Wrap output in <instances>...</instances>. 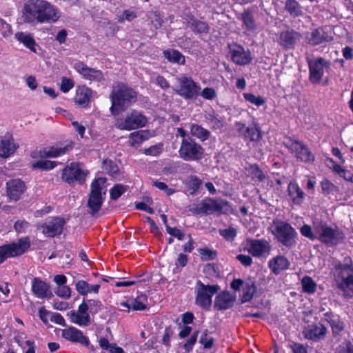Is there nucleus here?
Instances as JSON below:
<instances>
[{
    "label": "nucleus",
    "instance_id": "6ab92c4d",
    "mask_svg": "<svg viewBox=\"0 0 353 353\" xmlns=\"http://www.w3.org/2000/svg\"><path fill=\"white\" fill-rule=\"evenodd\" d=\"M73 68L87 80L97 82L103 80V74L101 70L90 68L81 61L74 63Z\"/></svg>",
    "mask_w": 353,
    "mask_h": 353
},
{
    "label": "nucleus",
    "instance_id": "0e129e2a",
    "mask_svg": "<svg viewBox=\"0 0 353 353\" xmlns=\"http://www.w3.org/2000/svg\"><path fill=\"white\" fill-rule=\"evenodd\" d=\"M300 232L303 236H305L310 240H314L315 239V235H314V232H312L311 226L309 225L304 224L300 228Z\"/></svg>",
    "mask_w": 353,
    "mask_h": 353
},
{
    "label": "nucleus",
    "instance_id": "a18cd8bd",
    "mask_svg": "<svg viewBox=\"0 0 353 353\" xmlns=\"http://www.w3.org/2000/svg\"><path fill=\"white\" fill-rule=\"evenodd\" d=\"M301 285L305 292L312 294L316 291V283L310 276H304L302 279Z\"/></svg>",
    "mask_w": 353,
    "mask_h": 353
},
{
    "label": "nucleus",
    "instance_id": "6e6d98bb",
    "mask_svg": "<svg viewBox=\"0 0 353 353\" xmlns=\"http://www.w3.org/2000/svg\"><path fill=\"white\" fill-rule=\"evenodd\" d=\"M201 96L206 100L212 101L217 97L216 90L213 88H205L200 93Z\"/></svg>",
    "mask_w": 353,
    "mask_h": 353
},
{
    "label": "nucleus",
    "instance_id": "f704fd0d",
    "mask_svg": "<svg viewBox=\"0 0 353 353\" xmlns=\"http://www.w3.org/2000/svg\"><path fill=\"white\" fill-rule=\"evenodd\" d=\"M190 134L201 141H205L209 139L210 132L208 130L196 123L190 124Z\"/></svg>",
    "mask_w": 353,
    "mask_h": 353
},
{
    "label": "nucleus",
    "instance_id": "2eb2a0df",
    "mask_svg": "<svg viewBox=\"0 0 353 353\" xmlns=\"http://www.w3.org/2000/svg\"><path fill=\"white\" fill-rule=\"evenodd\" d=\"M67 316L72 323L79 327H88L92 323V319L88 312V307L85 299L78 306L77 310H72L67 313Z\"/></svg>",
    "mask_w": 353,
    "mask_h": 353
},
{
    "label": "nucleus",
    "instance_id": "9d476101",
    "mask_svg": "<svg viewBox=\"0 0 353 353\" xmlns=\"http://www.w3.org/2000/svg\"><path fill=\"white\" fill-rule=\"evenodd\" d=\"M90 172L79 162H72L62 172V179L70 185L75 182L80 185L85 183Z\"/></svg>",
    "mask_w": 353,
    "mask_h": 353
},
{
    "label": "nucleus",
    "instance_id": "423d86ee",
    "mask_svg": "<svg viewBox=\"0 0 353 353\" xmlns=\"http://www.w3.org/2000/svg\"><path fill=\"white\" fill-rule=\"evenodd\" d=\"M106 178L99 177L91 183L90 193L88 200L89 213L94 216L100 210L105 199Z\"/></svg>",
    "mask_w": 353,
    "mask_h": 353
},
{
    "label": "nucleus",
    "instance_id": "39448f33",
    "mask_svg": "<svg viewBox=\"0 0 353 353\" xmlns=\"http://www.w3.org/2000/svg\"><path fill=\"white\" fill-rule=\"evenodd\" d=\"M189 210L193 214L208 215L215 212L228 214L232 211V208L226 200L206 198L201 202L192 205Z\"/></svg>",
    "mask_w": 353,
    "mask_h": 353
},
{
    "label": "nucleus",
    "instance_id": "49530a36",
    "mask_svg": "<svg viewBox=\"0 0 353 353\" xmlns=\"http://www.w3.org/2000/svg\"><path fill=\"white\" fill-rule=\"evenodd\" d=\"M57 165L56 161L49 160H39L32 164L33 168H38L43 170H50Z\"/></svg>",
    "mask_w": 353,
    "mask_h": 353
},
{
    "label": "nucleus",
    "instance_id": "a19ab883",
    "mask_svg": "<svg viewBox=\"0 0 353 353\" xmlns=\"http://www.w3.org/2000/svg\"><path fill=\"white\" fill-rule=\"evenodd\" d=\"M256 292V288L252 281L247 282L243 287V296L242 301L248 302L250 301L255 292Z\"/></svg>",
    "mask_w": 353,
    "mask_h": 353
},
{
    "label": "nucleus",
    "instance_id": "052dcab7",
    "mask_svg": "<svg viewBox=\"0 0 353 353\" xmlns=\"http://www.w3.org/2000/svg\"><path fill=\"white\" fill-rule=\"evenodd\" d=\"M75 288L77 291L81 294V295H87L89 293V284L83 281L80 280L76 283Z\"/></svg>",
    "mask_w": 353,
    "mask_h": 353
},
{
    "label": "nucleus",
    "instance_id": "f03ea898",
    "mask_svg": "<svg viewBox=\"0 0 353 353\" xmlns=\"http://www.w3.org/2000/svg\"><path fill=\"white\" fill-rule=\"evenodd\" d=\"M350 261V259H345V263L342 264L333 260L331 268L338 288L347 297H353V268L348 263Z\"/></svg>",
    "mask_w": 353,
    "mask_h": 353
},
{
    "label": "nucleus",
    "instance_id": "cd10ccee",
    "mask_svg": "<svg viewBox=\"0 0 353 353\" xmlns=\"http://www.w3.org/2000/svg\"><path fill=\"white\" fill-rule=\"evenodd\" d=\"M17 148L10 134L4 136L0 141V157L6 159L13 154Z\"/></svg>",
    "mask_w": 353,
    "mask_h": 353
},
{
    "label": "nucleus",
    "instance_id": "aec40b11",
    "mask_svg": "<svg viewBox=\"0 0 353 353\" xmlns=\"http://www.w3.org/2000/svg\"><path fill=\"white\" fill-rule=\"evenodd\" d=\"M230 54L232 61L237 65H247L252 61V57L249 50L245 49L236 43L229 46Z\"/></svg>",
    "mask_w": 353,
    "mask_h": 353
},
{
    "label": "nucleus",
    "instance_id": "6e6552de",
    "mask_svg": "<svg viewBox=\"0 0 353 353\" xmlns=\"http://www.w3.org/2000/svg\"><path fill=\"white\" fill-rule=\"evenodd\" d=\"M179 156L185 161H199L204 154V149L193 138L181 139L179 149Z\"/></svg>",
    "mask_w": 353,
    "mask_h": 353
},
{
    "label": "nucleus",
    "instance_id": "8fccbe9b",
    "mask_svg": "<svg viewBox=\"0 0 353 353\" xmlns=\"http://www.w3.org/2000/svg\"><path fill=\"white\" fill-rule=\"evenodd\" d=\"M191 28L198 33H206L208 31V26L206 23L194 20L190 23Z\"/></svg>",
    "mask_w": 353,
    "mask_h": 353
},
{
    "label": "nucleus",
    "instance_id": "c756f323",
    "mask_svg": "<svg viewBox=\"0 0 353 353\" xmlns=\"http://www.w3.org/2000/svg\"><path fill=\"white\" fill-rule=\"evenodd\" d=\"M288 195L294 205H301L305 199V193L296 183L291 181L288 187Z\"/></svg>",
    "mask_w": 353,
    "mask_h": 353
},
{
    "label": "nucleus",
    "instance_id": "13d9d810",
    "mask_svg": "<svg viewBox=\"0 0 353 353\" xmlns=\"http://www.w3.org/2000/svg\"><path fill=\"white\" fill-rule=\"evenodd\" d=\"M187 184L190 189L195 192L200 187L201 184V180L195 175H191L188 179Z\"/></svg>",
    "mask_w": 353,
    "mask_h": 353
},
{
    "label": "nucleus",
    "instance_id": "c03bdc74",
    "mask_svg": "<svg viewBox=\"0 0 353 353\" xmlns=\"http://www.w3.org/2000/svg\"><path fill=\"white\" fill-rule=\"evenodd\" d=\"M102 168L106 174L112 176H117L119 172L118 166L111 160H104L103 161Z\"/></svg>",
    "mask_w": 353,
    "mask_h": 353
},
{
    "label": "nucleus",
    "instance_id": "5fc2aeb1",
    "mask_svg": "<svg viewBox=\"0 0 353 353\" xmlns=\"http://www.w3.org/2000/svg\"><path fill=\"white\" fill-rule=\"evenodd\" d=\"M199 343L203 345L204 348L210 349L214 345V339L212 337H208V330H205L199 339Z\"/></svg>",
    "mask_w": 353,
    "mask_h": 353
},
{
    "label": "nucleus",
    "instance_id": "a211bd4d",
    "mask_svg": "<svg viewBox=\"0 0 353 353\" xmlns=\"http://www.w3.org/2000/svg\"><path fill=\"white\" fill-rule=\"evenodd\" d=\"M65 221L60 217H51L47 219L42 225V233L48 237H54L60 235L63 231Z\"/></svg>",
    "mask_w": 353,
    "mask_h": 353
},
{
    "label": "nucleus",
    "instance_id": "ea45409f",
    "mask_svg": "<svg viewBox=\"0 0 353 353\" xmlns=\"http://www.w3.org/2000/svg\"><path fill=\"white\" fill-rule=\"evenodd\" d=\"M164 57L172 63L185 64V57L178 50L169 49L163 51Z\"/></svg>",
    "mask_w": 353,
    "mask_h": 353
},
{
    "label": "nucleus",
    "instance_id": "c9c22d12",
    "mask_svg": "<svg viewBox=\"0 0 353 353\" xmlns=\"http://www.w3.org/2000/svg\"><path fill=\"white\" fill-rule=\"evenodd\" d=\"M69 150L68 146L59 148L52 146L40 151V156L44 158H54L65 154Z\"/></svg>",
    "mask_w": 353,
    "mask_h": 353
},
{
    "label": "nucleus",
    "instance_id": "dca6fc26",
    "mask_svg": "<svg viewBox=\"0 0 353 353\" xmlns=\"http://www.w3.org/2000/svg\"><path fill=\"white\" fill-rule=\"evenodd\" d=\"M179 88L176 93L185 99H196L199 94L201 88L191 77H183L179 79Z\"/></svg>",
    "mask_w": 353,
    "mask_h": 353
},
{
    "label": "nucleus",
    "instance_id": "603ef678",
    "mask_svg": "<svg viewBox=\"0 0 353 353\" xmlns=\"http://www.w3.org/2000/svg\"><path fill=\"white\" fill-rule=\"evenodd\" d=\"M334 172L348 181H353V174L341 165H335Z\"/></svg>",
    "mask_w": 353,
    "mask_h": 353
},
{
    "label": "nucleus",
    "instance_id": "473e14b6",
    "mask_svg": "<svg viewBox=\"0 0 353 353\" xmlns=\"http://www.w3.org/2000/svg\"><path fill=\"white\" fill-rule=\"evenodd\" d=\"M243 21V28L251 32H254L257 28V25L256 23V21L254 18L253 12L250 9H246L241 14V18Z\"/></svg>",
    "mask_w": 353,
    "mask_h": 353
},
{
    "label": "nucleus",
    "instance_id": "412c9836",
    "mask_svg": "<svg viewBox=\"0 0 353 353\" xmlns=\"http://www.w3.org/2000/svg\"><path fill=\"white\" fill-rule=\"evenodd\" d=\"M235 126L239 134L250 141H258L261 139V129L256 123L246 127L245 123L236 122Z\"/></svg>",
    "mask_w": 353,
    "mask_h": 353
},
{
    "label": "nucleus",
    "instance_id": "4468645a",
    "mask_svg": "<svg viewBox=\"0 0 353 353\" xmlns=\"http://www.w3.org/2000/svg\"><path fill=\"white\" fill-rule=\"evenodd\" d=\"M283 144L298 160L305 163L312 162L314 160V155L303 142L287 138Z\"/></svg>",
    "mask_w": 353,
    "mask_h": 353
},
{
    "label": "nucleus",
    "instance_id": "c85d7f7f",
    "mask_svg": "<svg viewBox=\"0 0 353 353\" xmlns=\"http://www.w3.org/2000/svg\"><path fill=\"white\" fill-rule=\"evenodd\" d=\"M326 327L320 324L309 325L304 330V336L306 339L318 341L323 338L326 334Z\"/></svg>",
    "mask_w": 353,
    "mask_h": 353
},
{
    "label": "nucleus",
    "instance_id": "393cba45",
    "mask_svg": "<svg viewBox=\"0 0 353 353\" xmlns=\"http://www.w3.org/2000/svg\"><path fill=\"white\" fill-rule=\"evenodd\" d=\"M307 42L312 46H317L323 43L330 42L333 37L323 28H318L312 30L306 36Z\"/></svg>",
    "mask_w": 353,
    "mask_h": 353
},
{
    "label": "nucleus",
    "instance_id": "4d7b16f0",
    "mask_svg": "<svg viewBox=\"0 0 353 353\" xmlns=\"http://www.w3.org/2000/svg\"><path fill=\"white\" fill-rule=\"evenodd\" d=\"M152 185L160 190L163 191L168 196L173 194L176 192L174 189L168 188L166 183L161 181H153Z\"/></svg>",
    "mask_w": 353,
    "mask_h": 353
},
{
    "label": "nucleus",
    "instance_id": "69168bd1",
    "mask_svg": "<svg viewBox=\"0 0 353 353\" xmlns=\"http://www.w3.org/2000/svg\"><path fill=\"white\" fill-rule=\"evenodd\" d=\"M166 231L170 235L177 238L179 240H183L184 238V234L176 228H172L166 225Z\"/></svg>",
    "mask_w": 353,
    "mask_h": 353
},
{
    "label": "nucleus",
    "instance_id": "f257e3e1",
    "mask_svg": "<svg viewBox=\"0 0 353 353\" xmlns=\"http://www.w3.org/2000/svg\"><path fill=\"white\" fill-rule=\"evenodd\" d=\"M60 15L58 10L44 0H29L23 7V21L32 25L57 21Z\"/></svg>",
    "mask_w": 353,
    "mask_h": 353
},
{
    "label": "nucleus",
    "instance_id": "e2e57ef3",
    "mask_svg": "<svg viewBox=\"0 0 353 353\" xmlns=\"http://www.w3.org/2000/svg\"><path fill=\"white\" fill-rule=\"evenodd\" d=\"M321 189L323 193L329 194L336 190V187L329 180L325 179L321 183Z\"/></svg>",
    "mask_w": 353,
    "mask_h": 353
},
{
    "label": "nucleus",
    "instance_id": "4be33fe9",
    "mask_svg": "<svg viewBox=\"0 0 353 353\" xmlns=\"http://www.w3.org/2000/svg\"><path fill=\"white\" fill-rule=\"evenodd\" d=\"M61 336L68 341L78 343L84 346L90 344L89 339L83 335V332L73 326L62 330Z\"/></svg>",
    "mask_w": 353,
    "mask_h": 353
},
{
    "label": "nucleus",
    "instance_id": "5701e85b",
    "mask_svg": "<svg viewBox=\"0 0 353 353\" xmlns=\"http://www.w3.org/2000/svg\"><path fill=\"white\" fill-rule=\"evenodd\" d=\"M26 189L25 183L19 179H12L6 183L7 195L10 200L14 201L20 199Z\"/></svg>",
    "mask_w": 353,
    "mask_h": 353
},
{
    "label": "nucleus",
    "instance_id": "3c124183",
    "mask_svg": "<svg viewBox=\"0 0 353 353\" xmlns=\"http://www.w3.org/2000/svg\"><path fill=\"white\" fill-rule=\"evenodd\" d=\"M219 233L226 241H232L236 236L237 231L235 228L230 227L224 230H220Z\"/></svg>",
    "mask_w": 353,
    "mask_h": 353
},
{
    "label": "nucleus",
    "instance_id": "20e7f679",
    "mask_svg": "<svg viewBox=\"0 0 353 353\" xmlns=\"http://www.w3.org/2000/svg\"><path fill=\"white\" fill-rule=\"evenodd\" d=\"M270 230L277 241L285 247L292 248L296 245L298 233L288 222L274 220Z\"/></svg>",
    "mask_w": 353,
    "mask_h": 353
},
{
    "label": "nucleus",
    "instance_id": "9b49d317",
    "mask_svg": "<svg viewBox=\"0 0 353 353\" xmlns=\"http://www.w3.org/2000/svg\"><path fill=\"white\" fill-rule=\"evenodd\" d=\"M148 122V119L141 112L133 110L125 117L117 118L114 125L121 130H132L143 128Z\"/></svg>",
    "mask_w": 353,
    "mask_h": 353
},
{
    "label": "nucleus",
    "instance_id": "f3484780",
    "mask_svg": "<svg viewBox=\"0 0 353 353\" xmlns=\"http://www.w3.org/2000/svg\"><path fill=\"white\" fill-rule=\"evenodd\" d=\"M310 80L312 83L321 81L324 74V68H329L330 63L323 57L308 61Z\"/></svg>",
    "mask_w": 353,
    "mask_h": 353
},
{
    "label": "nucleus",
    "instance_id": "72a5a7b5",
    "mask_svg": "<svg viewBox=\"0 0 353 353\" xmlns=\"http://www.w3.org/2000/svg\"><path fill=\"white\" fill-rule=\"evenodd\" d=\"M150 137L148 130H139L132 132L129 135V143L132 147L137 148Z\"/></svg>",
    "mask_w": 353,
    "mask_h": 353
},
{
    "label": "nucleus",
    "instance_id": "58836bf2",
    "mask_svg": "<svg viewBox=\"0 0 353 353\" xmlns=\"http://www.w3.org/2000/svg\"><path fill=\"white\" fill-rule=\"evenodd\" d=\"M285 9L294 18L303 15L302 7L296 0H286Z\"/></svg>",
    "mask_w": 353,
    "mask_h": 353
},
{
    "label": "nucleus",
    "instance_id": "864d4df0",
    "mask_svg": "<svg viewBox=\"0 0 353 353\" xmlns=\"http://www.w3.org/2000/svg\"><path fill=\"white\" fill-rule=\"evenodd\" d=\"M55 294L62 299H69L71 296V289L65 285L59 286L56 289Z\"/></svg>",
    "mask_w": 353,
    "mask_h": 353
},
{
    "label": "nucleus",
    "instance_id": "0eeeda50",
    "mask_svg": "<svg viewBox=\"0 0 353 353\" xmlns=\"http://www.w3.org/2000/svg\"><path fill=\"white\" fill-rule=\"evenodd\" d=\"M314 230L318 239L327 245H336L345 238L343 232L338 227H331L325 223L315 224Z\"/></svg>",
    "mask_w": 353,
    "mask_h": 353
},
{
    "label": "nucleus",
    "instance_id": "2f4dec72",
    "mask_svg": "<svg viewBox=\"0 0 353 353\" xmlns=\"http://www.w3.org/2000/svg\"><path fill=\"white\" fill-rule=\"evenodd\" d=\"M92 97V90L86 86H79L76 90L74 101L83 107L88 106Z\"/></svg>",
    "mask_w": 353,
    "mask_h": 353
},
{
    "label": "nucleus",
    "instance_id": "bb28decb",
    "mask_svg": "<svg viewBox=\"0 0 353 353\" xmlns=\"http://www.w3.org/2000/svg\"><path fill=\"white\" fill-rule=\"evenodd\" d=\"M301 39V34L294 30L283 31L279 34V43L284 48H292Z\"/></svg>",
    "mask_w": 353,
    "mask_h": 353
},
{
    "label": "nucleus",
    "instance_id": "7c9ffc66",
    "mask_svg": "<svg viewBox=\"0 0 353 353\" xmlns=\"http://www.w3.org/2000/svg\"><path fill=\"white\" fill-rule=\"evenodd\" d=\"M289 265V261L283 256H275L268 262V266L270 270L276 275L288 269Z\"/></svg>",
    "mask_w": 353,
    "mask_h": 353
},
{
    "label": "nucleus",
    "instance_id": "a878e982",
    "mask_svg": "<svg viewBox=\"0 0 353 353\" xmlns=\"http://www.w3.org/2000/svg\"><path fill=\"white\" fill-rule=\"evenodd\" d=\"M235 300V295L228 291H222L216 295L214 307L216 310H226L233 306Z\"/></svg>",
    "mask_w": 353,
    "mask_h": 353
},
{
    "label": "nucleus",
    "instance_id": "b1692460",
    "mask_svg": "<svg viewBox=\"0 0 353 353\" xmlns=\"http://www.w3.org/2000/svg\"><path fill=\"white\" fill-rule=\"evenodd\" d=\"M31 290L39 299H46L52 296L51 288L48 283L39 278H34L31 283Z\"/></svg>",
    "mask_w": 353,
    "mask_h": 353
},
{
    "label": "nucleus",
    "instance_id": "37998d69",
    "mask_svg": "<svg viewBox=\"0 0 353 353\" xmlns=\"http://www.w3.org/2000/svg\"><path fill=\"white\" fill-rule=\"evenodd\" d=\"M131 309L135 311L144 310L147 307L148 297L145 294L138 296L131 301Z\"/></svg>",
    "mask_w": 353,
    "mask_h": 353
},
{
    "label": "nucleus",
    "instance_id": "774afa93",
    "mask_svg": "<svg viewBox=\"0 0 353 353\" xmlns=\"http://www.w3.org/2000/svg\"><path fill=\"white\" fill-rule=\"evenodd\" d=\"M137 17V14L134 10H125L121 17H119V21L122 22L125 19L131 21Z\"/></svg>",
    "mask_w": 353,
    "mask_h": 353
},
{
    "label": "nucleus",
    "instance_id": "e433bc0d",
    "mask_svg": "<svg viewBox=\"0 0 353 353\" xmlns=\"http://www.w3.org/2000/svg\"><path fill=\"white\" fill-rule=\"evenodd\" d=\"M14 37L17 41L22 43L26 47L31 50L32 52H36V42L31 34L19 32L15 34Z\"/></svg>",
    "mask_w": 353,
    "mask_h": 353
},
{
    "label": "nucleus",
    "instance_id": "09e8293b",
    "mask_svg": "<svg viewBox=\"0 0 353 353\" xmlns=\"http://www.w3.org/2000/svg\"><path fill=\"white\" fill-rule=\"evenodd\" d=\"M127 188L121 184H117L110 190V199L112 200L118 199L125 191Z\"/></svg>",
    "mask_w": 353,
    "mask_h": 353
},
{
    "label": "nucleus",
    "instance_id": "de8ad7c7",
    "mask_svg": "<svg viewBox=\"0 0 353 353\" xmlns=\"http://www.w3.org/2000/svg\"><path fill=\"white\" fill-rule=\"evenodd\" d=\"M243 97L247 101L257 107L263 105L265 103V100L263 97L261 96H255L252 93H244Z\"/></svg>",
    "mask_w": 353,
    "mask_h": 353
},
{
    "label": "nucleus",
    "instance_id": "79ce46f5",
    "mask_svg": "<svg viewBox=\"0 0 353 353\" xmlns=\"http://www.w3.org/2000/svg\"><path fill=\"white\" fill-rule=\"evenodd\" d=\"M248 172L250 177L256 181L262 182L265 179V174L257 165H250L248 168Z\"/></svg>",
    "mask_w": 353,
    "mask_h": 353
},
{
    "label": "nucleus",
    "instance_id": "7ed1b4c3",
    "mask_svg": "<svg viewBox=\"0 0 353 353\" xmlns=\"http://www.w3.org/2000/svg\"><path fill=\"white\" fill-rule=\"evenodd\" d=\"M137 92L123 83H117L112 87V91L110 98L112 105L110 108L111 113L114 115L123 111L136 101Z\"/></svg>",
    "mask_w": 353,
    "mask_h": 353
},
{
    "label": "nucleus",
    "instance_id": "680f3d73",
    "mask_svg": "<svg viewBox=\"0 0 353 353\" xmlns=\"http://www.w3.org/2000/svg\"><path fill=\"white\" fill-rule=\"evenodd\" d=\"M74 85V81L71 79L64 77L61 79L60 90L63 92L66 93L72 89Z\"/></svg>",
    "mask_w": 353,
    "mask_h": 353
},
{
    "label": "nucleus",
    "instance_id": "1a4fd4ad",
    "mask_svg": "<svg viewBox=\"0 0 353 353\" xmlns=\"http://www.w3.org/2000/svg\"><path fill=\"white\" fill-rule=\"evenodd\" d=\"M219 289L218 285H205L197 281L194 288L195 304L203 310H209L212 303V298Z\"/></svg>",
    "mask_w": 353,
    "mask_h": 353
},
{
    "label": "nucleus",
    "instance_id": "4c0bfd02",
    "mask_svg": "<svg viewBox=\"0 0 353 353\" xmlns=\"http://www.w3.org/2000/svg\"><path fill=\"white\" fill-rule=\"evenodd\" d=\"M324 320L330 325L334 332H339L343 329V324L339 316L331 312L324 314Z\"/></svg>",
    "mask_w": 353,
    "mask_h": 353
},
{
    "label": "nucleus",
    "instance_id": "338daca9",
    "mask_svg": "<svg viewBox=\"0 0 353 353\" xmlns=\"http://www.w3.org/2000/svg\"><path fill=\"white\" fill-rule=\"evenodd\" d=\"M174 334V331L170 327H167L165 329L163 336L162 339V343L165 346H170L171 338Z\"/></svg>",
    "mask_w": 353,
    "mask_h": 353
},
{
    "label": "nucleus",
    "instance_id": "ddd939ff",
    "mask_svg": "<svg viewBox=\"0 0 353 353\" xmlns=\"http://www.w3.org/2000/svg\"><path fill=\"white\" fill-rule=\"evenodd\" d=\"M244 250L252 256L259 259H266L270 254L272 245L266 239H248L243 243Z\"/></svg>",
    "mask_w": 353,
    "mask_h": 353
},
{
    "label": "nucleus",
    "instance_id": "f8f14e48",
    "mask_svg": "<svg viewBox=\"0 0 353 353\" xmlns=\"http://www.w3.org/2000/svg\"><path fill=\"white\" fill-rule=\"evenodd\" d=\"M30 246L28 237L21 238L15 242L0 246V264L8 258H14L25 253Z\"/></svg>",
    "mask_w": 353,
    "mask_h": 353
},
{
    "label": "nucleus",
    "instance_id": "bf43d9fd",
    "mask_svg": "<svg viewBox=\"0 0 353 353\" xmlns=\"http://www.w3.org/2000/svg\"><path fill=\"white\" fill-rule=\"evenodd\" d=\"M88 311L92 314H97L101 308V303L98 300L90 299L86 302Z\"/></svg>",
    "mask_w": 353,
    "mask_h": 353
}]
</instances>
